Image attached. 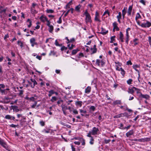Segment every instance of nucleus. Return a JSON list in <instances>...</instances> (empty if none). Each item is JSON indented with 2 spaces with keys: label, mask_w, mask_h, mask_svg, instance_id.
I'll use <instances>...</instances> for the list:
<instances>
[{
  "label": "nucleus",
  "mask_w": 151,
  "mask_h": 151,
  "mask_svg": "<svg viewBox=\"0 0 151 151\" xmlns=\"http://www.w3.org/2000/svg\"><path fill=\"white\" fill-rule=\"evenodd\" d=\"M99 131V129L98 128L94 127L93 128L91 131L89 132L87 136V137H91V135H97Z\"/></svg>",
  "instance_id": "obj_1"
},
{
  "label": "nucleus",
  "mask_w": 151,
  "mask_h": 151,
  "mask_svg": "<svg viewBox=\"0 0 151 151\" xmlns=\"http://www.w3.org/2000/svg\"><path fill=\"white\" fill-rule=\"evenodd\" d=\"M84 14L86 16V23L91 22L92 21L91 17L90 14H89L87 10L85 11Z\"/></svg>",
  "instance_id": "obj_2"
},
{
  "label": "nucleus",
  "mask_w": 151,
  "mask_h": 151,
  "mask_svg": "<svg viewBox=\"0 0 151 151\" xmlns=\"http://www.w3.org/2000/svg\"><path fill=\"white\" fill-rule=\"evenodd\" d=\"M151 25V23L149 22L146 21V22H145L141 23L140 26L142 27H149Z\"/></svg>",
  "instance_id": "obj_3"
},
{
  "label": "nucleus",
  "mask_w": 151,
  "mask_h": 151,
  "mask_svg": "<svg viewBox=\"0 0 151 151\" xmlns=\"http://www.w3.org/2000/svg\"><path fill=\"white\" fill-rule=\"evenodd\" d=\"M130 29V28L128 27L127 29L126 30V37L125 38V42L127 44H128V43L129 38L128 31H129Z\"/></svg>",
  "instance_id": "obj_4"
},
{
  "label": "nucleus",
  "mask_w": 151,
  "mask_h": 151,
  "mask_svg": "<svg viewBox=\"0 0 151 151\" xmlns=\"http://www.w3.org/2000/svg\"><path fill=\"white\" fill-rule=\"evenodd\" d=\"M104 62L102 60L97 59L96 60V64L99 66L101 65V66H103L104 64Z\"/></svg>",
  "instance_id": "obj_5"
},
{
  "label": "nucleus",
  "mask_w": 151,
  "mask_h": 151,
  "mask_svg": "<svg viewBox=\"0 0 151 151\" xmlns=\"http://www.w3.org/2000/svg\"><path fill=\"white\" fill-rule=\"evenodd\" d=\"M35 39L34 38H32L30 39V42L31 44V46L32 47H34L35 45H37V43L35 42Z\"/></svg>",
  "instance_id": "obj_6"
},
{
  "label": "nucleus",
  "mask_w": 151,
  "mask_h": 151,
  "mask_svg": "<svg viewBox=\"0 0 151 151\" xmlns=\"http://www.w3.org/2000/svg\"><path fill=\"white\" fill-rule=\"evenodd\" d=\"M113 31L114 32L115 30H116L117 31H118L119 30V28L117 27V24L116 22H114L113 24Z\"/></svg>",
  "instance_id": "obj_7"
},
{
  "label": "nucleus",
  "mask_w": 151,
  "mask_h": 151,
  "mask_svg": "<svg viewBox=\"0 0 151 151\" xmlns=\"http://www.w3.org/2000/svg\"><path fill=\"white\" fill-rule=\"evenodd\" d=\"M40 20L42 22H44L45 21H47L48 20L47 19L46 16L44 15H42L40 18Z\"/></svg>",
  "instance_id": "obj_8"
},
{
  "label": "nucleus",
  "mask_w": 151,
  "mask_h": 151,
  "mask_svg": "<svg viewBox=\"0 0 151 151\" xmlns=\"http://www.w3.org/2000/svg\"><path fill=\"white\" fill-rule=\"evenodd\" d=\"M94 20L95 21H99V22H101V21L99 19V14L97 11L96 12Z\"/></svg>",
  "instance_id": "obj_9"
},
{
  "label": "nucleus",
  "mask_w": 151,
  "mask_h": 151,
  "mask_svg": "<svg viewBox=\"0 0 151 151\" xmlns=\"http://www.w3.org/2000/svg\"><path fill=\"white\" fill-rule=\"evenodd\" d=\"M96 45H93V48H91V50L92 52L91 53V54H92L96 52L97 51V49L96 47Z\"/></svg>",
  "instance_id": "obj_10"
},
{
  "label": "nucleus",
  "mask_w": 151,
  "mask_h": 151,
  "mask_svg": "<svg viewBox=\"0 0 151 151\" xmlns=\"http://www.w3.org/2000/svg\"><path fill=\"white\" fill-rule=\"evenodd\" d=\"M134 89L133 88V87L132 88L129 87L128 88V92L129 93L133 94L134 92Z\"/></svg>",
  "instance_id": "obj_11"
},
{
  "label": "nucleus",
  "mask_w": 151,
  "mask_h": 151,
  "mask_svg": "<svg viewBox=\"0 0 151 151\" xmlns=\"http://www.w3.org/2000/svg\"><path fill=\"white\" fill-rule=\"evenodd\" d=\"M5 118L7 119H12L14 120L15 118L14 116H12L9 115H7L5 116Z\"/></svg>",
  "instance_id": "obj_12"
},
{
  "label": "nucleus",
  "mask_w": 151,
  "mask_h": 151,
  "mask_svg": "<svg viewBox=\"0 0 151 151\" xmlns=\"http://www.w3.org/2000/svg\"><path fill=\"white\" fill-rule=\"evenodd\" d=\"M132 5H131L129 6L127 11V14L128 16L131 15V12L132 9Z\"/></svg>",
  "instance_id": "obj_13"
},
{
  "label": "nucleus",
  "mask_w": 151,
  "mask_h": 151,
  "mask_svg": "<svg viewBox=\"0 0 151 151\" xmlns=\"http://www.w3.org/2000/svg\"><path fill=\"white\" fill-rule=\"evenodd\" d=\"M134 133V132L132 130H130L126 133V136L128 137L132 135Z\"/></svg>",
  "instance_id": "obj_14"
},
{
  "label": "nucleus",
  "mask_w": 151,
  "mask_h": 151,
  "mask_svg": "<svg viewBox=\"0 0 151 151\" xmlns=\"http://www.w3.org/2000/svg\"><path fill=\"white\" fill-rule=\"evenodd\" d=\"M132 67L133 68L136 70V71H137L138 73L139 76L140 73L139 70L137 69V68H139V66L138 65H133Z\"/></svg>",
  "instance_id": "obj_15"
},
{
  "label": "nucleus",
  "mask_w": 151,
  "mask_h": 151,
  "mask_svg": "<svg viewBox=\"0 0 151 151\" xmlns=\"http://www.w3.org/2000/svg\"><path fill=\"white\" fill-rule=\"evenodd\" d=\"M91 90V87L90 86H88L85 89V92L87 94L89 93Z\"/></svg>",
  "instance_id": "obj_16"
},
{
  "label": "nucleus",
  "mask_w": 151,
  "mask_h": 151,
  "mask_svg": "<svg viewBox=\"0 0 151 151\" xmlns=\"http://www.w3.org/2000/svg\"><path fill=\"white\" fill-rule=\"evenodd\" d=\"M0 143V144L1 145L4 147L6 149V150H8V147L6 144L4 142V141L3 140Z\"/></svg>",
  "instance_id": "obj_17"
},
{
  "label": "nucleus",
  "mask_w": 151,
  "mask_h": 151,
  "mask_svg": "<svg viewBox=\"0 0 151 151\" xmlns=\"http://www.w3.org/2000/svg\"><path fill=\"white\" fill-rule=\"evenodd\" d=\"M117 18L118 19V21L120 23H121L120 19L122 18V14L120 12H119L118 13V15L117 16Z\"/></svg>",
  "instance_id": "obj_18"
},
{
  "label": "nucleus",
  "mask_w": 151,
  "mask_h": 151,
  "mask_svg": "<svg viewBox=\"0 0 151 151\" xmlns=\"http://www.w3.org/2000/svg\"><path fill=\"white\" fill-rule=\"evenodd\" d=\"M119 39L121 40V42H123L124 41V36L123 35L122 32H120L119 34Z\"/></svg>",
  "instance_id": "obj_19"
},
{
  "label": "nucleus",
  "mask_w": 151,
  "mask_h": 151,
  "mask_svg": "<svg viewBox=\"0 0 151 151\" xmlns=\"http://www.w3.org/2000/svg\"><path fill=\"white\" fill-rule=\"evenodd\" d=\"M139 97L142 98H145L146 99H148L150 98V96L147 95H143L141 94V95H139Z\"/></svg>",
  "instance_id": "obj_20"
},
{
  "label": "nucleus",
  "mask_w": 151,
  "mask_h": 151,
  "mask_svg": "<svg viewBox=\"0 0 151 151\" xmlns=\"http://www.w3.org/2000/svg\"><path fill=\"white\" fill-rule=\"evenodd\" d=\"M30 80H31V81L33 83V84H34L33 86L32 85H31V86L32 88H33L34 87L35 85H37V82H36V81H35V79L31 78L30 79Z\"/></svg>",
  "instance_id": "obj_21"
},
{
  "label": "nucleus",
  "mask_w": 151,
  "mask_h": 151,
  "mask_svg": "<svg viewBox=\"0 0 151 151\" xmlns=\"http://www.w3.org/2000/svg\"><path fill=\"white\" fill-rule=\"evenodd\" d=\"M90 138V141L89 142V143L91 145H92L94 143V139L93 137L91 136V137H89Z\"/></svg>",
  "instance_id": "obj_22"
},
{
  "label": "nucleus",
  "mask_w": 151,
  "mask_h": 151,
  "mask_svg": "<svg viewBox=\"0 0 151 151\" xmlns=\"http://www.w3.org/2000/svg\"><path fill=\"white\" fill-rule=\"evenodd\" d=\"M81 7V6L80 4L76 6L75 7V10L78 12H80V9Z\"/></svg>",
  "instance_id": "obj_23"
},
{
  "label": "nucleus",
  "mask_w": 151,
  "mask_h": 151,
  "mask_svg": "<svg viewBox=\"0 0 151 151\" xmlns=\"http://www.w3.org/2000/svg\"><path fill=\"white\" fill-rule=\"evenodd\" d=\"M11 99V98H10L6 97L4 98V101L6 103H8L9 102Z\"/></svg>",
  "instance_id": "obj_24"
},
{
  "label": "nucleus",
  "mask_w": 151,
  "mask_h": 151,
  "mask_svg": "<svg viewBox=\"0 0 151 151\" xmlns=\"http://www.w3.org/2000/svg\"><path fill=\"white\" fill-rule=\"evenodd\" d=\"M133 88H134V91H137V93L138 94H139V95H141V94H142L140 92V89L134 87H133Z\"/></svg>",
  "instance_id": "obj_25"
},
{
  "label": "nucleus",
  "mask_w": 151,
  "mask_h": 151,
  "mask_svg": "<svg viewBox=\"0 0 151 151\" xmlns=\"http://www.w3.org/2000/svg\"><path fill=\"white\" fill-rule=\"evenodd\" d=\"M122 114V113L120 114H119L114 116V118H120L122 117H123V115H124V114Z\"/></svg>",
  "instance_id": "obj_26"
},
{
  "label": "nucleus",
  "mask_w": 151,
  "mask_h": 151,
  "mask_svg": "<svg viewBox=\"0 0 151 151\" xmlns=\"http://www.w3.org/2000/svg\"><path fill=\"white\" fill-rule=\"evenodd\" d=\"M121 103V101L120 100H116L113 102V104L114 105H116L117 104H120Z\"/></svg>",
  "instance_id": "obj_27"
},
{
  "label": "nucleus",
  "mask_w": 151,
  "mask_h": 151,
  "mask_svg": "<svg viewBox=\"0 0 151 151\" xmlns=\"http://www.w3.org/2000/svg\"><path fill=\"white\" fill-rule=\"evenodd\" d=\"M79 51L78 49L73 50L72 52V55H75Z\"/></svg>",
  "instance_id": "obj_28"
},
{
  "label": "nucleus",
  "mask_w": 151,
  "mask_h": 151,
  "mask_svg": "<svg viewBox=\"0 0 151 151\" xmlns=\"http://www.w3.org/2000/svg\"><path fill=\"white\" fill-rule=\"evenodd\" d=\"M108 31H105V30L103 28H101V33L103 35H105L107 33H108Z\"/></svg>",
  "instance_id": "obj_29"
},
{
  "label": "nucleus",
  "mask_w": 151,
  "mask_h": 151,
  "mask_svg": "<svg viewBox=\"0 0 151 151\" xmlns=\"http://www.w3.org/2000/svg\"><path fill=\"white\" fill-rule=\"evenodd\" d=\"M31 12L32 14H35L37 13V12L35 9L31 8Z\"/></svg>",
  "instance_id": "obj_30"
},
{
  "label": "nucleus",
  "mask_w": 151,
  "mask_h": 151,
  "mask_svg": "<svg viewBox=\"0 0 151 151\" xmlns=\"http://www.w3.org/2000/svg\"><path fill=\"white\" fill-rule=\"evenodd\" d=\"M76 106L81 107L82 105V102L81 101H78L76 102Z\"/></svg>",
  "instance_id": "obj_31"
},
{
  "label": "nucleus",
  "mask_w": 151,
  "mask_h": 151,
  "mask_svg": "<svg viewBox=\"0 0 151 151\" xmlns=\"http://www.w3.org/2000/svg\"><path fill=\"white\" fill-rule=\"evenodd\" d=\"M6 89L2 90L1 88H0V92L2 93V94H6L7 93L6 91Z\"/></svg>",
  "instance_id": "obj_32"
},
{
  "label": "nucleus",
  "mask_w": 151,
  "mask_h": 151,
  "mask_svg": "<svg viewBox=\"0 0 151 151\" xmlns=\"http://www.w3.org/2000/svg\"><path fill=\"white\" fill-rule=\"evenodd\" d=\"M18 44L19 45L21 48H22L23 46V43L21 41L19 40L17 41Z\"/></svg>",
  "instance_id": "obj_33"
},
{
  "label": "nucleus",
  "mask_w": 151,
  "mask_h": 151,
  "mask_svg": "<svg viewBox=\"0 0 151 151\" xmlns=\"http://www.w3.org/2000/svg\"><path fill=\"white\" fill-rule=\"evenodd\" d=\"M141 17L139 14V13H137L135 17L136 20H137L138 19L140 18Z\"/></svg>",
  "instance_id": "obj_34"
},
{
  "label": "nucleus",
  "mask_w": 151,
  "mask_h": 151,
  "mask_svg": "<svg viewBox=\"0 0 151 151\" xmlns=\"http://www.w3.org/2000/svg\"><path fill=\"white\" fill-rule=\"evenodd\" d=\"M49 31L50 33H52L53 30V26L51 25L49 27Z\"/></svg>",
  "instance_id": "obj_35"
},
{
  "label": "nucleus",
  "mask_w": 151,
  "mask_h": 151,
  "mask_svg": "<svg viewBox=\"0 0 151 151\" xmlns=\"http://www.w3.org/2000/svg\"><path fill=\"white\" fill-rule=\"evenodd\" d=\"M116 37L115 36H114L112 37H111L110 39L111 40L110 41V43H112L113 42V41H114L115 40V38Z\"/></svg>",
  "instance_id": "obj_36"
},
{
  "label": "nucleus",
  "mask_w": 151,
  "mask_h": 151,
  "mask_svg": "<svg viewBox=\"0 0 151 151\" xmlns=\"http://www.w3.org/2000/svg\"><path fill=\"white\" fill-rule=\"evenodd\" d=\"M68 48L70 50H72L74 47H75V46L73 44H72L71 46H70V44H68Z\"/></svg>",
  "instance_id": "obj_37"
},
{
  "label": "nucleus",
  "mask_w": 151,
  "mask_h": 151,
  "mask_svg": "<svg viewBox=\"0 0 151 151\" xmlns=\"http://www.w3.org/2000/svg\"><path fill=\"white\" fill-rule=\"evenodd\" d=\"M47 13H52L54 12L53 10L51 9H47L46 10Z\"/></svg>",
  "instance_id": "obj_38"
},
{
  "label": "nucleus",
  "mask_w": 151,
  "mask_h": 151,
  "mask_svg": "<svg viewBox=\"0 0 151 151\" xmlns=\"http://www.w3.org/2000/svg\"><path fill=\"white\" fill-rule=\"evenodd\" d=\"M127 9V8L126 7H124V9L122 10V15H125L126 11V10Z\"/></svg>",
  "instance_id": "obj_39"
},
{
  "label": "nucleus",
  "mask_w": 151,
  "mask_h": 151,
  "mask_svg": "<svg viewBox=\"0 0 151 151\" xmlns=\"http://www.w3.org/2000/svg\"><path fill=\"white\" fill-rule=\"evenodd\" d=\"M60 124L63 126H66L67 127H68V128H70L71 127L69 125H68L67 124H66L64 122H60Z\"/></svg>",
  "instance_id": "obj_40"
},
{
  "label": "nucleus",
  "mask_w": 151,
  "mask_h": 151,
  "mask_svg": "<svg viewBox=\"0 0 151 151\" xmlns=\"http://www.w3.org/2000/svg\"><path fill=\"white\" fill-rule=\"evenodd\" d=\"M27 22H29V24L28 25V27L30 28L32 25V22L29 19H28Z\"/></svg>",
  "instance_id": "obj_41"
},
{
  "label": "nucleus",
  "mask_w": 151,
  "mask_h": 151,
  "mask_svg": "<svg viewBox=\"0 0 151 151\" xmlns=\"http://www.w3.org/2000/svg\"><path fill=\"white\" fill-rule=\"evenodd\" d=\"M61 107L62 108V110H65L67 109V107L64 105H62L61 106Z\"/></svg>",
  "instance_id": "obj_42"
},
{
  "label": "nucleus",
  "mask_w": 151,
  "mask_h": 151,
  "mask_svg": "<svg viewBox=\"0 0 151 151\" xmlns=\"http://www.w3.org/2000/svg\"><path fill=\"white\" fill-rule=\"evenodd\" d=\"M56 52L54 51H51L49 54V55H55L56 54Z\"/></svg>",
  "instance_id": "obj_43"
},
{
  "label": "nucleus",
  "mask_w": 151,
  "mask_h": 151,
  "mask_svg": "<svg viewBox=\"0 0 151 151\" xmlns=\"http://www.w3.org/2000/svg\"><path fill=\"white\" fill-rule=\"evenodd\" d=\"M120 69L121 74L123 76H124L125 74V71L124 70L122 69V68H120Z\"/></svg>",
  "instance_id": "obj_44"
},
{
  "label": "nucleus",
  "mask_w": 151,
  "mask_h": 151,
  "mask_svg": "<svg viewBox=\"0 0 151 151\" xmlns=\"http://www.w3.org/2000/svg\"><path fill=\"white\" fill-rule=\"evenodd\" d=\"M57 98L55 96H53L52 97L50 101L52 102H54L55 101L57 100Z\"/></svg>",
  "instance_id": "obj_45"
},
{
  "label": "nucleus",
  "mask_w": 151,
  "mask_h": 151,
  "mask_svg": "<svg viewBox=\"0 0 151 151\" xmlns=\"http://www.w3.org/2000/svg\"><path fill=\"white\" fill-rule=\"evenodd\" d=\"M62 15L59 18L58 20L57 21V22L58 23L61 24L62 23Z\"/></svg>",
  "instance_id": "obj_46"
},
{
  "label": "nucleus",
  "mask_w": 151,
  "mask_h": 151,
  "mask_svg": "<svg viewBox=\"0 0 151 151\" xmlns=\"http://www.w3.org/2000/svg\"><path fill=\"white\" fill-rule=\"evenodd\" d=\"M150 138H142V142L149 141L150 140Z\"/></svg>",
  "instance_id": "obj_47"
},
{
  "label": "nucleus",
  "mask_w": 151,
  "mask_h": 151,
  "mask_svg": "<svg viewBox=\"0 0 151 151\" xmlns=\"http://www.w3.org/2000/svg\"><path fill=\"white\" fill-rule=\"evenodd\" d=\"M14 109L15 110L16 112H18L19 111V110L18 108V107L16 106H14Z\"/></svg>",
  "instance_id": "obj_48"
},
{
  "label": "nucleus",
  "mask_w": 151,
  "mask_h": 151,
  "mask_svg": "<svg viewBox=\"0 0 151 151\" xmlns=\"http://www.w3.org/2000/svg\"><path fill=\"white\" fill-rule=\"evenodd\" d=\"M132 79H129L127 81V83L128 84L130 85L132 83Z\"/></svg>",
  "instance_id": "obj_49"
},
{
  "label": "nucleus",
  "mask_w": 151,
  "mask_h": 151,
  "mask_svg": "<svg viewBox=\"0 0 151 151\" xmlns=\"http://www.w3.org/2000/svg\"><path fill=\"white\" fill-rule=\"evenodd\" d=\"M81 141H82V145H85V140L83 138H81Z\"/></svg>",
  "instance_id": "obj_50"
},
{
  "label": "nucleus",
  "mask_w": 151,
  "mask_h": 151,
  "mask_svg": "<svg viewBox=\"0 0 151 151\" xmlns=\"http://www.w3.org/2000/svg\"><path fill=\"white\" fill-rule=\"evenodd\" d=\"M37 104V102L35 101L34 104L31 106L32 108H35Z\"/></svg>",
  "instance_id": "obj_51"
},
{
  "label": "nucleus",
  "mask_w": 151,
  "mask_h": 151,
  "mask_svg": "<svg viewBox=\"0 0 151 151\" xmlns=\"http://www.w3.org/2000/svg\"><path fill=\"white\" fill-rule=\"evenodd\" d=\"M95 109V108L94 106H91L90 108V109L93 111H94Z\"/></svg>",
  "instance_id": "obj_52"
},
{
  "label": "nucleus",
  "mask_w": 151,
  "mask_h": 151,
  "mask_svg": "<svg viewBox=\"0 0 151 151\" xmlns=\"http://www.w3.org/2000/svg\"><path fill=\"white\" fill-rule=\"evenodd\" d=\"M37 6V4L35 3H33L32 4V6L31 7V8H35V7Z\"/></svg>",
  "instance_id": "obj_53"
},
{
  "label": "nucleus",
  "mask_w": 151,
  "mask_h": 151,
  "mask_svg": "<svg viewBox=\"0 0 151 151\" xmlns=\"http://www.w3.org/2000/svg\"><path fill=\"white\" fill-rule=\"evenodd\" d=\"M80 113H81L86 114L87 112V111H86L83 110H82V109H80Z\"/></svg>",
  "instance_id": "obj_54"
},
{
  "label": "nucleus",
  "mask_w": 151,
  "mask_h": 151,
  "mask_svg": "<svg viewBox=\"0 0 151 151\" xmlns=\"http://www.w3.org/2000/svg\"><path fill=\"white\" fill-rule=\"evenodd\" d=\"M138 40V39L137 38L135 39L133 41L134 42V46L138 44V43L136 42V41Z\"/></svg>",
  "instance_id": "obj_55"
},
{
  "label": "nucleus",
  "mask_w": 151,
  "mask_h": 151,
  "mask_svg": "<svg viewBox=\"0 0 151 151\" xmlns=\"http://www.w3.org/2000/svg\"><path fill=\"white\" fill-rule=\"evenodd\" d=\"M67 49V47H65V46H62L61 48V50L62 51H63V50H66Z\"/></svg>",
  "instance_id": "obj_56"
},
{
  "label": "nucleus",
  "mask_w": 151,
  "mask_h": 151,
  "mask_svg": "<svg viewBox=\"0 0 151 151\" xmlns=\"http://www.w3.org/2000/svg\"><path fill=\"white\" fill-rule=\"evenodd\" d=\"M119 128L121 129H124V128L123 127V125L121 123L119 125Z\"/></svg>",
  "instance_id": "obj_57"
},
{
  "label": "nucleus",
  "mask_w": 151,
  "mask_h": 151,
  "mask_svg": "<svg viewBox=\"0 0 151 151\" xmlns=\"http://www.w3.org/2000/svg\"><path fill=\"white\" fill-rule=\"evenodd\" d=\"M3 73L2 66L0 65V74H2Z\"/></svg>",
  "instance_id": "obj_58"
},
{
  "label": "nucleus",
  "mask_w": 151,
  "mask_h": 151,
  "mask_svg": "<svg viewBox=\"0 0 151 151\" xmlns=\"http://www.w3.org/2000/svg\"><path fill=\"white\" fill-rule=\"evenodd\" d=\"M55 45L57 46H61V45H60L59 44V43L57 40H56L55 41Z\"/></svg>",
  "instance_id": "obj_59"
},
{
  "label": "nucleus",
  "mask_w": 151,
  "mask_h": 151,
  "mask_svg": "<svg viewBox=\"0 0 151 151\" xmlns=\"http://www.w3.org/2000/svg\"><path fill=\"white\" fill-rule=\"evenodd\" d=\"M73 112L75 114H77L78 113V111L76 109H74L73 111Z\"/></svg>",
  "instance_id": "obj_60"
},
{
  "label": "nucleus",
  "mask_w": 151,
  "mask_h": 151,
  "mask_svg": "<svg viewBox=\"0 0 151 151\" xmlns=\"http://www.w3.org/2000/svg\"><path fill=\"white\" fill-rule=\"evenodd\" d=\"M19 95L21 96L23 94V91L21 90H19Z\"/></svg>",
  "instance_id": "obj_61"
},
{
  "label": "nucleus",
  "mask_w": 151,
  "mask_h": 151,
  "mask_svg": "<svg viewBox=\"0 0 151 151\" xmlns=\"http://www.w3.org/2000/svg\"><path fill=\"white\" fill-rule=\"evenodd\" d=\"M127 65H132V63L130 60H129L127 62Z\"/></svg>",
  "instance_id": "obj_62"
},
{
  "label": "nucleus",
  "mask_w": 151,
  "mask_h": 151,
  "mask_svg": "<svg viewBox=\"0 0 151 151\" xmlns=\"http://www.w3.org/2000/svg\"><path fill=\"white\" fill-rule=\"evenodd\" d=\"M139 2L143 4V5H145V1L144 0H140L139 1Z\"/></svg>",
  "instance_id": "obj_63"
},
{
  "label": "nucleus",
  "mask_w": 151,
  "mask_h": 151,
  "mask_svg": "<svg viewBox=\"0 0 151 151\" xmlns=\"http://www.w3.org/2000/svg\"><path fill=\"white\" fill-rule=\"evenodd\" d=\"M83 56H84V55H83V53H82V52H81L79 53V57H78L79 58H80L81 57H83Z\"/></svg>",
  "instance_id": "obj_64"
}]
</instances>
